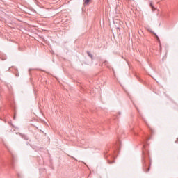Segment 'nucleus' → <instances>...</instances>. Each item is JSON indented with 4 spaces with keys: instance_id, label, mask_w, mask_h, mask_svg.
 Here are the masks:
<instances>
[{
    "instance_id": "1",
    "label": "nucleus",
    "mask_w": 178,
    "mask_h": 178,
    "mask_svg": "<svg viewBox=\"0 0 178 178\" xmlns=\"http://www.w3.org/2000/svg\"><path fill=\"white\" fill-rule=\"evenodd\" d=\"M90 2H91V0H83L84 5H89Z\"/></svg>"
},
{
    "instance_id": "2",
    "label": "nucleus",
    "mask_w": 178,
    "mask_h": 178,
    "mask_svg": "<svg viewBox=\"0 0 178 178\" xmlns=\"http://www.w3.org/2000/svg\"><path fill=\"white\" fill-rule=\"evenodd\" d=\"M150 6H151L152 10L153 12H155V10H156V8H155V7H154V4H152V3H150Z\"/></svg>"
},
{
    "instance_id": "3",
    "label": "nucleus",
    "mask_w": 178,
    "mask_h": 178,
    "mask_svg": "<svg viewBox=\"0 0 178 178\" xmlns=\"http://www.w3.org/2000/svg\"><path fill=\"white\" fill-rule=\"evenodd\" d=\"M88 56H90V58H92V55H91V54L88 53Z\"/></svg>"
}]
</instances>
